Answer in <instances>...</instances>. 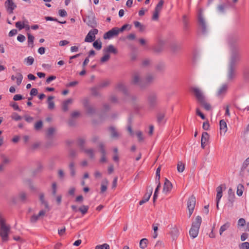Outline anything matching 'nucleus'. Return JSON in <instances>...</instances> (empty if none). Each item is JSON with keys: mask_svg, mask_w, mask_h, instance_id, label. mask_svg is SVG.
<instances>
[{"mask_svg": "<svg viewBox=\"0 0 249 249\" xmlns=\"http://www.w3.org/2000/svg\"><path fill=\"white\" fill-rule=\"evenodd\" d=\"M10 230V226L6 225L5 220L0 213V236L2 241L5 242L8 240Z\"/></svg>", "mask_w": 249, "mask_h": 249, "instance_id": "f257e3e1", "label": "nucleus"}, {"mask_svg": "<svg viewBox=\"0 0 249 249\" xmlns=\"http://www.w3.org/2000/svg\"><path fill=\"white\" fill-rule=\"evenodd\" d=\"M231 56L229 65L235 66L236 63L240 58V48L238 45L233 44L231 47Z\"/></svg>", "mask_w": 249, "mask_h": 249, "instance_id": "f03ea898", "label": "nucleus"}, {"mask_svg": "<svg viewBox=\"0 0 249 249\" xmlns=\"http://www.w3.org/2000/svg\"><path fill=\"white\" fill-rule=\"evenodd\" d=\"M146 103L149 110L155 109L159 104V100L157 93L155 92L149 93L146 98Z\"/></svg>", "mask_w": 249, "mask_h": 249, "instance_id": "7ed1b4c3", "label": "nucleus"}, {"mask_svg": "<svg viewBox=\"0 0 249 249\" xmlns=\"http://www.w3.org/2000/svg\"><path fill=\"white\" fill-rule=\"evenodd\" d=\"M198 24L201 33L204 35L206 34L208 32V26L201 11H199L198 15Z\"/></svg>", "mask_w": 249, "mask_h": 249, "instance_id": "20e7f679", "label": "nucleus"}, {"mask_svg": "<svg viewBox=\"0 0 249 249\" xmlns=\"http://www.w3.org/2000/svg\"><path fill=\"white\" fill-rule=\"evenodd\" d=\"M190 91L199 103L206 99L203 91L198 87H191L190 88Z\"/></svg>", "mask_w": 249, "mask_h": 249, "instance_id": "39448f33", "label": "nucleus"}, {"mask_svg": "<svg viewBox=\"0 0 249 249\" xmlns=\"http://www.w3.org/2000/svg\"><path fill=\"white\" fill-rule=\"evenodd\" d=\"M196 203V199L194 195H192L187 201V208L189 211V217H190L193 213Z\"/></svg>", "mask_w": 249, "mask_h": 249, "instance_id": "423d86ee", "label": "nucleus"}, {"mask_svg": "<svg viewBox=\"0 0 249 249\" xmlns=\"http://www.w3.org/2000/svg\"><path fill=\"white\" fill-rule=\"evenodd\" d=\"M83 20L84 21L86 22L89 26L91 28H95L97 26V22L95 20V17L92 13H91L90 15L86 16Z\"/></svg>", "mask_w": 249, "mask_h": 249, "instance_id": "0eeeda50", "label": "nucleus"}, {"mask_svg": "<svg viewBox=\"0 0 249 249\" xmlns=\"http://www.w3.org/2000/svg\"><path fill=\"white\" fill-rule=\"evenodd\" d=\"M98 33V30L94 28L89 31L85 38V42H92L95 39V35Z\"/></svg>", "mask_w": 249, "mask_h": 249, "instance_id": "6e6552de", "label": "nucleus"}, {"mask_svg": "<svg viewBox=\"0 0 249 249\" xmlns=\"http://www.w3.org/2000/svg\"><path fill=\"white\" fill-rule=\"evenodd\" d=\"M152 192L153 187L151 186H148L146 193L144 194L142 199L139 202V205H142L147 202L150 199Z\"/></svg>", "mask_w": 249, "mask_h": 249, "instance_id": "1a4fd4ad", "label": "nucleus"}, {"mask_svg": "<svg viewBox=\"0 0 249 249\" xmlns=\"http://www.w3.org/2000/svg\"><path fill=\"white\" fill-rule=\"evenodd\" d=\"M110 137L113 139H118L121 136V133L113 126H109L107 128Z\"/></svg>", "mask_w": 249, "mask_h": 249, "instance_id": "9d476101", "label": "nucleus"}, {"mask_svg": "<svg viewBox=\"0 0 249 249\" xmlns=\"http://www.w3.org/2000/svg\"><path fill=\"white\" fill-rule=\"evenodd\" d=\"M119 34L118 28L114 27L108 31L104 35V38L105 39H110Z\"/></svg>", "mask_w": 249, "mask_h": 249, "instance_id": "9b49d317", "label": "nucleus"}, {"mask_svg": "<svg viewBox=\"0 0 249 249\" xmlns=\"http://www.w3.org/2000/svg\"><path fill=\"white\" fill-rule=\"evenodd\" d=\"M4 5L6 10L9 14L13 13V10L17 7L16 4L13 2V0H6Z\"/></svg>", "mask_w": 249, "mask_h": 249, "instance_id": "f8f14e48", "label": "nucleus"}, {"mask_svg": "<svg viewBox=\"0 0 249 249\" xmlns=\"http://www.w3.org/2000/svg\"><path fill=\"white\" fill-rule=\"evenodd\" d=\"M165 45V41L161 39H159L156 45H155L153 50L156 53H159L162 51Z\"/></svg>", "mask_w": 249, "mask_h": 249, "instance_id": "ddd939ff", "label": "nucleus"}, {"mask_svg": "<svg viewBox=\"0 0 249 249\" xmlns=\"http://www.w3.org/2000/svg\"><path fill=\"white\" fill-rule=\"evenodd\" d=\"M132 83L134 85H138L140 87H142V81L140 78V75L138 72L135 73L132 77Z\"/></svg>", "mask_w": 249, "mask_h": 249, "instance_id": "4468645a", "label": "nucleus"}, {"mask_svg": "<svg viewBox=\"0 0 249 249\" xmlns=\"http://www.w3.org/2000/svg\"><path fill=\"white\" fill-rule=\"evenodd\" d=\"M235 75V66L229 65L228 73H227L228 80L229 81L233 80Z\"/></svg>", "mask_w": 249, "mask_h": 249, "instance_id": "2eb2a0df", "label": "nucleus"}, {"mask_svg": "<svg viewBox=\"0 0 249 249\" xmlns=\"http://www.w3.org/2000/svg\"><path fill=\"white\" fill-rule=\"evenodd\" d=\"M165 111H160L157 113L156 115L157 121L159 124L165 123Z\"/></svg>", "mask_w": 249, "mask_h": 249, "instance_id": "dca6fc26", "label": "nucleus"}, {"mask_svg": "<svg viewBox=\"0 0 249 249\" xmlns=\"http://www.w3.org/2000/svg\"><path fill=\"white\" fill-rule=\"evenodd\" d=\"M172 187L171 182L168 179L165 178L163 188V193L165 194L169 193L171 191Z\"/></svg>", "mask_w": 249, "mask_h": 249, "instance_id": "f3484780", "label": "nucleus"}, {"mask_svg": "<svg viewBox=\"0 0 249 249\" xmlns=\"http://www.w3.org/2000/svg\"><path fill=\"white\" fill-rule=\"evenodd\" d=\"M116 89L120 91H122L124 95H128V92L127 88L122 82L118 83L116 86Z\"/></svg>", "mask_w": 249, "mask_h": 249, "instance_id": "a211bd4d", "label": "nucleus"}, {"mask_svg": "<svg viewBox=\"0 0 249 249\" xmlns=\"http://www.w3.org/2000/svg\"><path fill=\"white\" fill-rule=\"evenodd\" d=\"M228 89V85L227 84H224L221 85V86L218 89L217 95L218 96H224Z\"/></svg>", "mask_w": 249, "mask_h": 249, "instance_id": "6ab92c4d", "label": "nucleus"}, {"mask_svg": "<svg viewBox=\"0 0 249 249\" xmlns=\"http://www.w3.org/2000/svg\"><path fill=\"white\" fill-rule=\"evenodd\" d=\"M84 107L86 108L87 113L89 115H93L95 113V109L88 104V101L84 103Z\"/></svg>", "mask_w": 249, "mask_h": 249, "instance_id": "aec40b11", "label": "nucleus"}, {"mask_svg": "<svg viewBox=\"0 0 249 249\" xmlns=\"http://www.w3.org/2000/svg\"><path fill=\"white\" fill-rule=\"evenodd\" d=\"M201 222L202 218L201 216L198 215L196 217L195 220L193 222L192 227L199 229Z\"/></svg>", "mask_w": 249, "mask_h": 249, "instance_id": "412c9836", "label": "nucleus"}, {"mask_svg": "<svg viewBox=\"0 0 249 249\" xmlns=\"http://www.w3.org/2000/svg\"><path fill=\"white\" fill-rule=\"evenodd\" d=\"M235 195L232 189L230 188L228 190V200L231 203V206H233V203L234 201Z\"/></svg>", "mask_w": 249, "mask_h": 249, "instance_id": "4be33fe9", "label": "nucleus"}, {"mask_svg": "<svg viewBox=\"0 0 249 249\" xmlns=\"http://www.w3.org/2000/svg\"><path fill=\"white\" fill-rule=\"evenodd\" d=\"M54 98V96H50L48 97L47 103L48 105V107L49 109H53L54 108V103L53 100Z\"/></svg>", "mask_w": 249, "mask_h": 249, "instance_id": "5701e85b", "label": "nucleus"}, {"mask_svg": "<svg viewBox=\"0 0 249 249\" xmlns=\"http://www.w3.org/2000/svg\"><path fill=\"white\" fill-rule=\"evenodd\" d=\"M219 125L221 131L220 133H222V132H223L224 134L227 131V126L226 122L224 120H220Z\"/></svg>", "mask_w": 249, "mask_h": 249, "instance_id": "b1692460", "label": "nucleus"}, {"mask_svg": "<svg viewBox=\"0 0 249 249\" xmlns=\"http://www.w3.org/2000/svg\"><path fill=\"white\" fill-rule=\"evenodd\" d=\"M39 200L40 201L42 204L44 205L45 208L47 209V211H49V206L48 202L45 200L44 194L40 193L39 194Z\"/></svg>", "mask_w": 249, "mask_h": 249, "instance_id": "393cba45", "label": "nucleus"}, {"mask_svg": "<svg viewBox=\"0 0 249 249\" xmlns=\"http://www.w3.org/2000/svg\"><path fill=\"white\" fill-rule=\"evenodd\" d=\"M199 231V229L191 227V229L189 231V233L193 238H195L197 237Z\"/></svg>", "mask_w": 249, "mask_h": 249, "instance_id": "a878e982", "label": "nucleus"}, {"mask_svg": "<svg viewBox=\"0 0 249 249\" xmlns=\"http://www.w3.org/2000/svg\"><path fill=\"white\" fill-rule=\"evenodd\" d=\"M103 51L106 53H111L114 54H116L117 53V50L112 45H108L107 48L104 49Z\"/></svg>", "mask_w": 249, "mask_h": 249, "instance_id": "bb28decb", "label": "nucleus"}, {"mask_svg": "<svg viewBox=\"0 0 249 249\" xmlns=\"http://www.w3.org/2000/svg\"><path fill=\"white\" fill-rule=\"evenodd\" d=\"M170 233L173 240H175L177 238L178 234L179 231L178 228L176 227H173Z\"/></svg>", "mask_w": 249, "mask_h": 249, "instance_id": "cd10ccee", "label": "nucleus"}, {"mask_svg": "<svg viewBox=\"0 0 249 249\" xmlns=\"http://www.w3.org/2000/svg\"><path fill=\"white\" fill-rule=\"evenodd\" d=\"M18 197L19 200L22 202H25L27 200V195L24 192H20L18 195Z\"/></svg>", "mask_w": 249, "mask_h": 249, "instance_id": "c85d7f7f", "label": "nucleus"}, {"mask_svg": "<svg viewBox=\"0 0 249 249\" xmlns=\"http://www.w3.org/2000/svg\"><path fill=\"white\" fill-rule=\"evenodd\" d=\"M28 45L29 47L33 48L34 47V40L35 39L34 36L31 35L30 34L28 33Z\"/></svg>", "mask_w": 249, "mask_h": 249, "instance_id": "c756f323", "label": "nucleus"}, {"mask_svg": "<svg viewBox=\"0 0 249 249\" xmlns=\"http://www.w3.org/2000/svg\"><path fill=\"white\" fill-rule=\"evenodd\" d=\"M75 164L73 161H71L69 165V167L70 170L71 175L72 177H74L75 175Z\"/></svg>", "mask_w": 249, "mask_h": 249, "instance_id": "7c9ffc66", "label": "nucleus"}, {"mask_svg": "<svg viewBox=\"0 0 249 249\" xmlns=\"http://www.w3.org/2000/svg\"><path fill=\"white\" fill-rule=\"evenodd\" d=\"M199 104L202 106L206 110L209 111L211 109V106L207 102L206 99L203 100L202 102H200Z\"/></svg>", "mask_w": 249, "mask_h": 249, "instance_id": "2f4dec72", "label": "nucleus"}, {"mask_svg": "<svg viewBox=\"0 0 249 249\" xmlns=\"http://www.w3.org/2000/svg\"><path fill=\"white\" fill-rule=\"evenodd\" d=\"M72 103V99H69L65 101H64L62 105V108L64 111H66L68 110V105L69 104Z\"/></svg>", "mask_w": 249, "mask_h": 249, "instance_id": "473e14b6", "label": "nucleus"}, {"mask_svg": "<svg viewBox=\"0 0 249 249\" xmlns=\"http://www.w3.org/2000/svg\"><path fill=\"white\" fill-rule=\"evenodd\" d=\"M230 226V223L228 222L221 226L219 230L220 235H222V233L227 230Z\"/></svg>", "mask_w": 249, "mask_h": 249, "instance_id": "72a5a7b5", "label": "nucleus"}, {"mask_svg": "<svg viewBox=\"0 0 249 249\" xmlns=\"http://www.w3.org/2000/svg\"><path fill=\"white\" fill-rule=\"evenodd\" d=\"M148 240L146 238H143L140 242V247L142 249H145L147 246Z\"/></svg>", "mask_w": 249, "mask_h": 249, "instance_id": "f704fd0d", "label": "nucleus"}, {"mask_svg": "<svg viewBox=\"0 0 249 249\" xmlns=\"http://www.w3.org/2000/svg\"><path fill=\"white\" fill-rule=\"evenodd\" d=\"M244 189V186L241 184H239L237 187L236 194L238 196H241L243 194V190Z\"/></svg>", "mask_w": 249, "mask_h": 249, "instance_id": "c9c22d12", "label": "nucleus"}, {"mask_svg": "<svg viewBox=\"0 0 249 249\" xmlns=\"http://www.w3.org/2000/svg\"><path fill=\"white\" fill-rule=\"evenodd\" d=\"M85 143V140L83 138H79L77 140V144L80 147L81 150L82 151L84 150V144Z\"/></svg>", "mask_w": 249, "mask_h": 249, "instance_id": "e433bc0d", "label": "nucleus"}, {"mask_svg": "<svg viewBox=\"0 0 249 249\" xmlns=\"http://www.w3.org/2000/svg\"><path fill=\"white\" fill-rule=\"evenodd\" d=\"M82 151H84L87 154H88L89 157L91 159H93L94 157V150L92 148L90 149H84V150H83Z\"/></svg>", "mask_w": 249, "mask_h": 249, "instance_id": "4c0bfd02", "label": "nucleus"}, {"mask_svg": "<svg viewBox=\"0 0 249 249\" xmlns=\"http://www.w3.org/2000/svg\"><path fill=\"white\" fill-rule=\"evenodd\" d=\"M89 207L88 206L82 205L80 207L78 210L81 213L82 215H85L88 211Z\"/></svg>", "mask_w": 249, "mask_h": 249, "instance_id": "58836bf2", "label": "nucleus"}, {"mask_svg": "<svg viewBox=\"0 0 249 249\" xmlns=\"http://www.w3.org/2000/svg\"><path fill=\"white\" fill-rule=\"evenodd\" d=\"M155 79V76L152 74H148L146 76L145 82L146 84H150Z\"/></svg>", "mask_w": 249, "mask_h": 249, "instance_id": "ea45409f", "label": "nucleus"}, {"mask_svg": "<svg viewBox=\"0 0 249 249\" xmlns=\"http://www.w3.org/2000/svg\"><path fill=\"white\" fill-rule=\"evenodd\" d=\"M209 139V135L206 132H203L201 136V142H207Z\"/></svg>", "mask_w": 249, "mask_h": 249, "instance_id": "a19ab883", "label": "nucleus"}, {"mask_svg": "<svg viewBox=\"0 0 249 249\" xmlns=\"http://www.w3.org/2000/svg\"><path fill=\"white\" fill-rule=\"evenodd\" d=\"M40 218L39 216H38V214H33L30 218V221L32 223H36Z\"/></svg>", "mask_w": 249, "mask_h": 249, "instance_id": "79ce46f5", "label": "nucleus"}, {"mask_svg": "<svg viewBox=\"0 0 249 249\" xmlns=\"http://www.w3.org/2000/svg\"><path fill=\"white\" fill-rule=\"evenodd\" d=\"M160 12V11L155 9L152 17V19L155 21L158 20L159 19V15Z\"/></svg>", "mask_w": 249, "mask_h": 249, "instance_id": "37998d69", "label": "nucleus"}, {"mask_svg": "<svg viewBox=\"0 0 249 249\" xmlns=\"http://www.w3.org/2000/svg\"><path fill=\"white\" fill-rule=\"evenodd\" d=\"M43 126V123L42 121L40 120L37 121L35 124V129L36 130H40Z\"/></svg>", "mask_w": 249, "mask_h": 249, "instance_id": "c03bdc74", "label": "nucleus"}, {"mask_svg": "<svg viewBox=\"0 0 249 249\" xmlns=\"http://www.w3.org/2000/svg\"><path fill=\"white\" fill-rule=\"evenodd\" d=\"M93 46L97 50H99L102 48V43L101 41L96 40L93 43Z\"/></svg>", "mask_w": 249, "mask_h": 249, "instance_id": "a18cd8bd", "label": "nucleus"}, {"mask_svg": "<svg viewBox=\"0 0 249 249\" xmlns=\"http://www.w3.org/2000/svg\"><path fill=\"white\" fill-rule=\"evenodd\" d=\"M110 247L109 245L105 243L103 245H97L95 247V249H109Z\"/></svg>", "mask_w": 249, "mask_h": 249, "instance_id": "49530a36", "label": "nucleus"}, {"mask_svg": "<svg viewBox=\"0 0 249 249\" xmlns=\"http://www.w3.org/2000/svg\"><path fill=\"white\" fill-rule=\"evenodd\" d=\"M24 61L27 65H31L34 63V59L33 57L29 56L25 59Z\"/></svg>", "mask_w": 249, "mask_h": 249, "instance_id": "de8ad7c7", "label": "nucleus"}, {"mask_svg": "<svg viewBox=\"0 0 249 249\" xmlns=\"http://www.w3.org/2000/svg\"><path fill=\"white\" fill-rule=\"evenodd\" d=\"M177 170L180 173L182 172L184 170V165L180 161L178 162Z\"/></svg>", "mask_w": 249, "mask_h": 249, "instance_id": "09e8293b", "label": "nucleus"}, {"mask_svg": "<svg viewBox=\"0 0 249 249\" xmlns=\"http://www.w3.org/2000/svg\"><path fill=\"white\" fill-rule=\"evenodd\" d=\"M22 79V75L20 73H18L16 76L17 84L18 85H19L21 83Z\"/></svg>", "mask_w": 249, "mask_h": 249, "instance_id": "8fccbe9b", "label": "nucleus"}, {"mask_svg": "<svg viewBox=\"0 0 249 249\" xmlns=\"http://www.w3.org/2000/svg\"><path fill=\"white\" fill-rule=\"evenodd\" d=\"M160 188V185H157V186L155 189V192L154 194V196H153V200L154 202H155L157 198V197L158 196V192H159Z\"/></svg>", "mask_w": 249, "mask_h": 249, "instance_id": "3c124183", "label": "nucleus"}, {"mask_svg": "<svg viewBox=\"0 0 249 249\" xmlns=\"http://www.w3.org/2000/svg\"><path fill=\"white\" fill-rule=\"evenodd\" d=\"M11 118L15 121H19L22 119V117L17 113H13L11 115Z\"/></svg>", "mask_w": 249, "mask_h": 249, "instance_id": "603ef678", "label": "nucleus"}, {"mask_svg": "<svg viewBox=\"0 0 249 249\" xmlns=\"http://www.w3.org/2000/svg\"><path fill=\"white\" fill-rule=\"evenodd\" d=\"M16 27L18 28L19 30H21L24 28V21H18L15 24Z\"/></svg>", "mask_w": 249, "mask_h": 249, "instance_id": "864d4df0", "label": "nucleus"}, {"mask_svg": "<svg viewBox=\"0 0 249 249\" xmlns=\"http://www.w3.org/2000/svg\"><path fill=\"white\" fill-rule=\"evenodd\" d=\"M100 89L101 88H99V85L98 86V87L92 88L91 89L92 94L95 96H97L99 94L98 90Z\"/></svg>", "mask_w": 249, "mask_h": 249, "instance_id": "5fc2aeb1", "label": "nucleus"}, {"mask_svg": "<svg viewBox=\"0 0 249 249\" xmlns=\"http://www.w3.org/2000/svg\"><path fill=\"white\" fill-rule=\"evenodd\" d=\"M164 3V1L163 0H160L159 3L157 4L155 7V9L161 11Z\"/></svg>", "mask_w": 249, "mask_h": 249, "instance_id": "6e6d98bb", "label": "nucleus"}, {"mask_svg": "<svg viewBox=\"0 0 249 249\" xmlns=\"http://www.w3.org/2000/svg\"><path fill=\"white\" fill-rule=\"evenodd\" d=\"M239 248L240 249H249V243L247 242L242 243Z\"/></svg>", "mask_w": 249, "mask_h": 249, "instance_id": "4d7b16f0", "label": "nucleus"}, {"mask_svg": "<svg viewBox=\"0 0 249 249\" xmlns=\"http://www.w3.org/2000/svg\"><path fill=\"white\" fill-rule=\"evenodd\" d=\"M134 24L136 28H139L141 31H142L143 30V26L140 22L135 21L134 22Z\"/></svg>", "mask_w": 249, "mask_h": 249, "instance_id": "13d9d810", "label": "nucleus"}, {"mask_svg": "<svg viewBox=\"0 0 249 249\" xmlns=\"http://www.w3.org/2000/svg\"><path fill=\"white\" fill-rule=\"evenodd\" d=\"M52 194L53 196H55L57 191V185L56 182H53L52 184Z\"/></svg>", "mask_w": 249, "mask_h": 249, "instance_id": "bf43d9fd", "label": "nucleus"}, {"mask_svg": "<svg viewBox=\"0 0 249 249\" xmlns=\"http://www.w3.org/2000/svg\"><path fill=\"white\" fill-rule=\"evenodd\" d=\"M58 178L61 179H63L65 177V174L62 169H59L58 171Z\"/></svg>", "mask_w": 249, "mask_h": 249, "instance_id": "052dcab7", "label": "nucleus"}, {"mask_svg": "<svg viewBox=\"0 0 249 249\" xmlns=\"http://www.w3.org/2000/svg\"><path fill=\"white\" fill-rule=\"evenodd\" d=\"M110 58V55L108 54H105L101 58V62L102 63L105 62L109 60Z\"/></svg>", "mask_w": 249, "mask_h": 249, "instance_id": "680f3d73", "label": "nucleus"}, {"mask_svg": "<svg viewBox=\"0 0 249 249\" xmlns=\"http://www.w3.org/2000/svg\"><path fill=\"white\" fill-rule=\"evenodd\" d=\"M99 148L102 155L106 154V151L104 147V145L103 143H100L99 144Z\"/></svg>", "mask_w": 249, "mask_h": 249, "instance_id": "e2e57ef3", "label": "nucleus"}, {"mask_svg": "<svg viewBox=\"0 0 249 249\" xmlns=\"http://www.w3.org/2000/svg\"><path fill=\"white\" fill-rule=\"evenodd\" d=\"M55 131V129L53 127H50L47 131V134L48 136H51Z\"/></svg>", "mask_w": 249, "mask_h": 249, "instance_id": "0e129e2a", "label": "nucleus"}, {"mask_svg": "<svg viewBox=\"0 0 249 249\" xmlns=\"http://www.w3.org/2000/svg\"><path fill=\"white\" fill-rule=\"evenodd\" d=\"M58 14L59 15L62 17H66L67 15V12L64 9L59 10L58 11Z\"/></svg>", "mask_w": 249, "mask_h": 249, "instance_id": "69168bd1", "label": "nucleus"}, {"mask_svg": "<svg viewBox=\"0 0 249 249\" xmlns=\"http://www.w3.org/2000/svg\"><path fill=\"white\" fill-rule=\"evenodd\" d=\"M25 37L22 35H19L17 37V40L20 42H23L25 40Z\"/></svg>", "mask_w": 249, "mask_h": 249, "instance_id": "338daca9", "label": "nucleus"}, {"mask_svg": "<svg viewBox=\"0 0 249 249\" xmlns=\"http://www.w3.org/2000/svg\"><path fill=\"white\" fill-rule=\"evenodd\" d=\"M249 164V157L247 159H246V160L243 162V163L242 164V168L244 169L246 168Z\"/></svg>", "mask_w": 249, "mask_h": 249, "instance_id": "774afa93", "label": "nucleus"}]
</instances>
